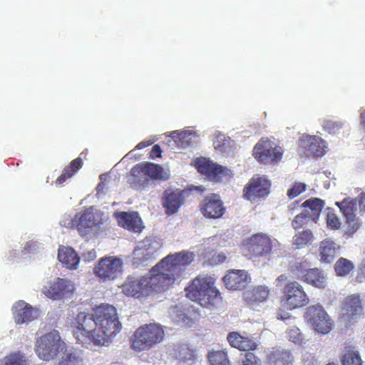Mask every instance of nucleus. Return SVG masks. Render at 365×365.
<instances>
[{"instance_id": "obj_1", "label": "nucleus", "mask_w": 365, "mask_h": 365, "mask_svg": "<svg viewBox=\"0 0 365 365\" xmlns=\"http://www.w3.org/2000/svg\"><path fill=\"white\" fill-rule=\"evenodd\" d=\"M73 327L78 341L103 346L112 341L122 327L115 307L102 304L93 308L91 313H78Z\"/></svg>"}, {"instance_id": "obj_2", "label": "nucleus", "mask_w": 365, "mask_h": 365, "mask_svg": "<svg viewBox=\"0 0 365 365\" xmlns=\"http://www.w3.org/2000/svg\"><path fill=\"white\" fill-rule=\"evenodd\" d=\"M193 259V253L188 251L169 255L161 259L151 268L149 276L146 277L149 293H163L171 288Z\"/></svg>"}, {"instance_id": "obj_3", "label": "nucleus", "mask_w": 365, "mask_h": 365, "mask_svg": "<svg viewBox=\"0 0 365 365\" xmlns=\"http://www.w3.org/2000/svg\"><path fill=\"white\" fill-rule=\"evenodd\" d=\"M215 282L216 279L208 274L197 276L185 289L186 297L205 307H217L222 302V297Z\"/></svg>"}, {"instance_id": "obj_4", "label": "nucleus", "mask_w": 365, "mask_h": 365, "mask_svg": "<svg viewBox=\"0 0 365 365\" xmlns=\"http://www.w3.org/2000/svg\"><path fill=\"white\" fill-rule=\"evenodd\" d=\"M165 331L159 324H146L139 327L130 339L131 349L137 352L148 351L163 341Z\"/></svg>"}, {"instance_id": "obj_5", "label": "nucleus", "mask_w": 365, "mask_h": 365, "mask_svg": "<svg viewBox=\"0 0 365 365\" xmlns=\"http://www.w3.org/2000/svg\"><path fill=\"white\" fill-rule=\"evenodd\" d=\"M66 344L61 340L57 330H53L36 340V352L43 360L53 359L61 351H66Z\"/></svg>"}, {"instance_id": "obj_6", "label": "nucleus", "mask_w": 365, "mask_h": 365, "mask_svg": "<svg viewBox=\"0 0 365 365\" xmlns=\"http://www.w3.org/2000/svg\"><path fill=\"white\" fill-rule=\"evenodd\" d=\"M305 321L320 335H326L334 327V321L319 304L309 306L304 313Z\"/></svg>"}, {"instance_id": "obj_7", "label": "nucleus", "mask_w": 365, "mask_h": 365, "mask_svg": "<svg viewBox=\"0 0 365 365\" xmlns=\"http://www.w3.org/2000/svg\"><path fill=\"white\" fill-rule=\"evenodd\" d=\"M309 302L303 287L296 281L287 282L283 287L280 302L289 310L306 306Z\"/></svg>"}, {"instance_id": "obj_8", "label": "nucleus", "mask_w": 365, "mask_h": 365, "mask_svg": "<svg viewBox=\"0 0 365 365\" xmlns=\"http://www.w3.org/2000/svg\"><path fill=\"white\" fill-rule=\"evenodd\" d=\"M123 265L122 259L118 257H103L95 266L93 272L103 282L113 280L122 272Z\"/></svg>"}, {"instance_id": "obj_9", "label": "nucleus", "mask_w": 365, "mask_h": 365, "mask_svg": "<svg viewBox=\"0 0 365 365\" xmlns=\"http://www.w3.org/2000/svg\"><path fill=\"white\" fill-rule=\"evenodd\" d=\"M271 182L264 176L252 178L243 188V197L251 202L265 198L270 192Z\"/></svg>"}, {"instance_id": "obj_10", "label": "nucleus", "mask_w": 365, "mask_h": 365, "mask_svg": "<svg viewBox=\"0 0 365 365\" xmlns=\"http://www.w3.org/2000/svg\"><path fill=\"white\" fill-rule=\"evenodd\" d=\"M282 150L269 140L261 139L253 148V155L264 163H277L282 158Z\"/></svg>"}, {"instance_id": "obj_11", "label": "nucleus", "mask_w": 365, "mask_h": 365, "mask_svg": "<svg viewBox=\"0 0 365 365\" xmlns=\"http://www.w3.org/2000/svg\"><path fill=\"white\" fill-rule=\"evenodd\" d=\"M201 214L207 219H218L225 214L226 208L218 194L205 196L199 205Z\"/></svg>"}, {"instance_id": "obj_12", "label": "nucleus", "mask_w": 365, "mask_h": 365, "mask_svg": "<svg viewBox=\"0 0 365 365\" xmlns=\"http://www.w3.org/2000/svg\"><path fill=\"white\" fill-rule=\"evenodd\" d=\"M74 289V285L71 280L58 277L44 286L42 292L48 298L56 300L72 294Z\"/></svg>"}, {"instance_id": "obj_13", "label": "nucleus", "mask_w": 365, "mask_h": 365, "mask_svg": "<svg viewBox=\"0 0 365 365\" xmlns=\"http://www.w3.org/2000/svg\"><path fill=\"white\" fill-rule=\"evenodd\" d=\"M195 167L200 173L216 182L230 175V170L227 168L205 158H197L195 161Z\"/></svg>"}, {"instance_id": "obj_14", "label": "nucleus", "mask_w": 365, "mask_h": 365, "mask_svg": "<svg viewBox=\"0 0 365 365\" xmlns=\"http://www.w3.org/2000/svg\"><path fill=\"white\" fill-rule=\"evenodd\" d=\"M247 247L251 256H264L271 252L272 240L264 233H257L247 240Z\"/></svg>"}, {"instance_id": "obj_15", "label": "nucleus", "mask_w": 365, "mask_h": 365, "mask_svg": "<svg viewBox=\"0 0 365 365\" xmlns=\"http://www.w3.org/2000/svg\"><path fill=\"white\" fill-rule=\"evenodd\" d=\"M187 194L188 192L184 190H165L163 197V205L165 209V213L168 215L176 213L184 204Z\"/></svg>"}, {"instance_id": "obj_16", "label": "nucleus", "mask_w": 365, "mask_h": 365, "mask_svg": "<svg viewBox=\"0 0 365 365\" xmlns=\"http://www.w3.org/2000/svg\"><path fill=\"white\" fill-rule=\"evenodd\" d=\"M118 225L129 231L140 232L143 228V222L137 212H120L114 214Z\"/></svg>"}, {"instance_id": "obj_17", "label": "nucleus", "mask_w": 365, "mask_h": 365, "mask_svg": "<svg viewBox=\"0 0 365 365\" xmlns=\"http://www.w3.org/2000/svg\"><path fill=\"white\" fill-rule=\"evenodd\" d=\"M222 279L227 289L241 290L247 287L251 279L245 271L233 269L228 272Z\"/></svg>"}, {"instance_id": "obj_18", "label": "nucleus", "mask_w": 365, "mask_h": 365, "mask_svg": "<svg viewBox=\"0 0 365 365\" xmlns=\"http://www.w3.org/2000/svg\"><path fill=\"white\" fill-rule=\"evenodd\" d=\"M300 146L305 149L308 155L322 156L327 148L326 142L319 137L304 135L300 139Z\"/></svg>"}, {"instance_id": "obj_19", "label": "nucleus", "mask_w": 365, "mask_h": 365, "mask_svg": "<svg viewBox=\"0 0 365 365\" xmlns=\"http://www.w3.org/2000/svg\"><path fill=\"white\" fill-rule=\"evenodd\" d=\"M122 292L126 296L135 297L137 298L149 294L146 277L139 279H128L122 285Z\"/></svg>"}, {"instance_id": "obj_20", "label": "nucleus", "mask_w": 365, "mask_h": 365, "mask_svg": "<svg viewBox=\"0 0 365 365\" xmlns=\"http://www.w3.org/2000/svg\"><path fill=\"white\" fill-rule=\"evenodd\" d=\"M71 225L75 227L82 237L88 235L97 226L94 216L91 213L76 214L71 220Z\"/></svg>"}, {"instance_id": "obj_21", "label": "nucleus", "mask_w": 365, "mask_h": 365, "mask_svg": "<svg viewBox=\"0 0 365 365\" xmlns=\"http://www.w3.org/2000/svg\"><path fill=\"white\" fill-rule=\"evenodd\" d=\"M362 312L361 301L359 295L351 294L342 302L341 314L348 320L352 319L356 315L360 314Z\"/></svg>"}, {"instance_id": "obj_22", "label": "nucleus", "mask_w": 365, "mask_h": 365, "mask_svg": "<svg viewBox=\"0 0 365 365\" xmlns=\"http://www.w3.org/2000/svg\"><path fill=\"white\" fill-rule=\"evenodd\" d=\"M227 339L232 347L237 349L240 351H253L257 347V344L252 339L242 336L237 331L230 332Z\"/></svg>"}, {"instance_id": "obj_23", "label": "nucleus", "mask_w": 365, "mask_h": 365, "mask_svg": "<svg viewBox=\"0 0 365 365\" xmlns=\"http://www.w3.org/2000/svg\"><path fill=\"white\" fill-rule=\"evenodd\" d=\"M14 321L18 324H28L34 319L33 307L24 301H19L13 307Z\"/></svg>"}, {"instance_id": "obj_24", "label": "nucleus", "mask_w": 365, "mask_h": 365, "mask_svg": "<svg viewBox=\"0 0 365 365\" xmlns=\"http://www.w3.org/2000/svg\"><path fill=\"white\" fill-rule=\"evenodd\" d=\"M128 182L135 190H140L148 186L149 179L147 178L140 163L135 165L130 171Z\"/></svg>"}, {"instance_id": "obj_25", "label": "nucleus", "mask_w": 365, "mask_h": 365, "mask_svg": "<svg viewBox=\"0 0 365 365\" xmlns=\"http://www.w3.org/2000/svg\"><path fill=\"white\" fill-rule=\"evenodd\" d=\"M58 259L70 269H76L80 261V257L73 248L64 246L58 248Z\"/></svg>"}, {"instance_id": "obj_26", "label": "nucleus", "mask_w": 365, "mask_h": 365, "mask_svg": "<svg viewBox=\"0 0 365 365\" xmlns=\"http://www.w3.org/2000/svg\"><path fill=\"white\" fill-rule=\"evenodd\" d=\"M294 357L290 351L277 349L267 356V365H293Z\"/></svg>"}, {"instance_id": "obj_27", "label": "nucleus", "mask_w": 365, "mask_h": 365, "mask_svg": "<svg viewBox=\"0 0 365 365\" xmlns=\"http://www.w3.org/2000/svg\"><path fill=\"white\" fill-rule=\"evenodd\" d=\"M156 250L145 246L135 249L133 252V264L136 266L146 265L155 260Z\"/></svg>"}, {"instance_id": "obj_28", "label": "nucleus", "mask_w": 365, "mask_h": 365, "mask_svg": "<svg viewBox=\"0 0 365 365\" xmlns=\"http://www.w3.org/2000/svg\"><path fill=\"white\" fill-rule=\"evenodd\" d=\"M269 294V289L267 286L259 285L248 290L244 294L245 300L250 305H255L264 302Z\"/></svg>"}, {"instance_id": "obj_29", "label": "nucleus", "mask_w": 365, "mask_h": 365, "mask_svg": "<svg viewBox=\"0 0 365 365\" xmlns=\"http://www.w3.org/2000/svg\"><path fill=\"white\" fill-rule=\"evenodd\" d=\"M303 282L319 289L327 286V279L323 270L319 268H309Z\"/></svg>"}, {"instance_id": "obj_30", "label": "nucleus", "mask_w": 365, "mask_h": 365, "mask_svg": "<svg viewBox=\"0 0 365 365\" xmlns=\"http://www.w3.org/2000/svg\"><path fill=\"white\" fill-rule=\"evenodd\" d=\"M324 206V201L317 197L308 199L302 204V207H304L303 211L308 213L314 222H317Z\"/></svg>"}, {"instance_id": "obj_31", "label": "nucleus", "mask_w": 365, "mask_h": 365, "mask_svg": "<svg viewBox=\"0 0 365 365\" xmlns=\"http://www.w3.org/2000/svg\"><path fill=\"white\" fill-rule=\"evenodd\" d=\"M83 166V160L78 157L73 160L68 166H66L60 176L54 182L56 186L63 185L66 180L72 178Z\"/></svg>"}, {"instance_id": "obj_32", "label": "nucleus", "mask_w": 365, "mask_h": 365, "mask_svg": "<svg viewBox=\"0 0 365 365\" xmlns=\"http://www.w3.org/2000/svg\"><path fill=\"white\" fill-rule=\"evenodd\" d=\"M140 163L149 180H166L168 179V175L160 165L150 162H143Z\"/></svg>"}, {"instance_id": "obj_33", "label": "nucleus", "mask_w": 365, "mask_h": 365, "mask_svg": "<svg viewBox=\"0 0 365 365\" xmlns=\"http://www.w3.org/2000/svg\"><path fill=\"white\" fill-rule=\"evenodd\" d=\"M175 357L180 362L192 364L197 359L195 350L187 344H179L174 352Z\"/></svg>"}, {"instance_id": "obj_34", "label": "nucleus", "mask_w": 365, "mask_h": 365, "mask_svg": "<svg viewBox=\"0 0 365 365\" xmlns=\"http://www.w3.org/2000/svg\"><path fill=\"white\" fill-rule=\"evenodd\" d=\"M356 199L346 197L341 202H336V205L346 217V221H351L356 217Z\"/></svg>"}, {"instance_id": "obj_35", "label": "nucleus", "mask_w": 365, "mask_h": 365, "mask_svg": "<svg viewBox=\"0 0 365 365\" xmlns=\"http://www.w3.org/2000/svg\"><path fill=\"white\" fill-rule=\"evenodd\" d=\"M336 247L334 242L326 239L320 242L319 256L320 260L324 262H331L335 257Z\"/></svg>"}, {"instance_id": "obj_36", "label": "nucleus", "mask_w": 365, "mask_h": 365, "mask_svg": "<svg viewBox=\"0 0 365 365\" xmlns=\"http://www.w3.org/2000/svg\"><path fill=\"white\" fill-rule=\"evenodd\" d=\"M335 274L337 277H348L354 269V263L344 257L339 258L334 265Z\"/></svg>"}, {"instance_id": "obj_37", "label": "nucleus", "mask_w": 365, "mask_h": 365, "mask_svg": "<svg viewBox=\"0 0 365 365\" xmlns=\"http://www.w3.org/2000/svg\"><path fill=\"white\" fill-rule=\"evenodd\" d=\"M210 365H225L230 364L226 351L223 350H212L207 354Z\"/></svg>"}, {"instance_id": "obj_38", "label": "nucleus", "mask_w": 365, "mask_h": 365, "mask_svg": "<svg viewBox=\"0 0 365 365\" xmlns=\"http://www.w3.org/2000/svg\"><path fill=\"white\" fill-rule=\"evenodd\" d=\"M309 264L307 260L295 262L290 266V272L294 277L303 282V279L309 269Z\"/></svg>"}, {"instance_id": "obj_39", "label": "nucleus", "mask_w": 365, "mask_h": 365, "mask_svg": "<svg viewBox=\"0 0 365 365\" xmlns=\"http://www.w3.org/2000/svg\"><path fill=\"white\" fill-rule=\"evenodd\" d=\"M313 239V235L311 230H305L297 233L293 238V245L297 249L304 247L309 244Z\"/></svg>"}, {"instance_id": "obj_40", "label": "nucleus", "mask_w": 365, "mask_h": 365, "mask_svg": "<svg viewBox=\"0 0 365 365\" xmlns=\"http://www.w3.org/2000/svg\"><path fill=\"white\" fill-rule=\"evenodd\" d=\"M0 365H27V362L24 356L18 352L4 357Z\"/></svg>"}, {"instance_id": "obj_41", "label": "nucleus", "mask_w": 365, "mask_h": 365, "mask_svg": "<svg viewBox=\"0 0 365 365\" xmlns=\"http://www.w3.org/2000/svg\"><path fill=\"white\" fill-rule=\"evenodd\" d=\"M63 352L64 355L58 365H83V359L80 356L73 352L66 353L65 351Z\"/></svg>"}, {"instance_id": "obj_42", "label": "nucleus", "mask_w": 365, "mask_h": 365, "mask_svg": "<svg viewBox=\"0 0 365 365\" xmlns=\"http://www.w3.org/2000/svg\"><path fill=\"white\" fill-rule=\"evenodd\" d=\"M342 365H362L361 359L358 352L347 351L343 356Z\"/></svg>"}, {"instance_id": "obj_43", "label": "nucleus", "mask_w": 365, "mask_h": 365, "mask_svg": "<svg viewBox=\"0 0 365 365\" xmlns=\"http://www.w3.org/2000/svg\"><path fill=\"white\" fill-rule=\"evenodd\" d=\"M327 213L326 221L327 227L331 230L339 229L341 227V222L337 215L334 212V210L330 207H327Z\"/></svg>"}, {"instance_id": "obj_44", "label": "nucleus", "mask_w": 365, "mask_h": 365, "mask_svg": "<svg viewBox=\"0 0 365 365\" xmlns=\"http://www.w3.org/2000/svg\"><path fill=\"white\" fill-rule=\"evenodd\" d=\"M322 127L329 133L335 134L343 127V123L340 121L326 119L323 120Z\"/></svg>"}, {"instance_id": "obj_45", "label": "nucleus", "mask_w": 365, "mask_h": 365, "mask_svg": "<svg viewBox=\"0 0 365 365\" xmlns=\"http://www.w3.org/2000/svg\"><path fill=\"white\" fill-rule=\"evenodd\" d=\"M310 220L312 219L309 216V214L302 211L294 217L292 220V225L294 230H299L306 225Z\"/></svg>"}, {"instance_id": "obj_46", "label": "nucleus", "mask_w": 365, "mask_h": 365, "mask_svg": "<svg viewBox=\"0 0 365 365\" xmlns=\"http://www.w3.org/2000/svg\"><path fill=\"white\" fill-rule=\"evenodd\" d=\"M287 337L288 339L296 344H302L304 338L300 330L297 327H293L287 331Z\"/></svg>"}, {"instance_id": "obj_47", "label": "nucleus", "mask_w": 365, "mask_h": 365, "mask_svg": "<svg viewBox=\"0 0 365 365\" xmlns=\"http://www.w3.org/2000/svg\"><path fill=\"white\" fill-rule=\"evenodd\" d=\"M306 185L302 182H295L293 186L287 190V196L290 199L297 197L306 190Z\"/></svg>"}, {"instance_id": "obj_48", "label": "nucleus", "mask_w": 365, "mask_h": 365, "mask_svg": "<svg viewBox=\"0 0 365 365\" xmlns=\"http://www.w3.org/2000/svg\"><path fill=\"white\" fill-rule=\"evenodd\" d=\"M193 135L191 133L186 131L181 132L178 134V145L182 148L190 146L192 143Z\"/></svg>"}, {"instance_id": "obj_49", "label": "nucleus", "mask_w": 365, "mask_h": 365, "mask_svg": "<svg viewBox=\"0 0 365 365\" xmlns=\"http://www.w3.org/2000/svg\"><path fill=\"white\" fill-rule=\"evenodd\" d=\"M242 365H262L261 360L253 353L247 352L242 361Z\"/></svg>"}, {"instance_id": "obj_50", "label": "nucleus", "mask_w": 365, "mask_h": 365, "mask_svg": "<svg viewBox=\"0 0 365 365\" xmlns=\"http://www.w3.org/2000/svg\"><path fill=\"white\" fill-rule=\"evenodd\" d=\"M364 281H365V259L360 264L356 276V282L361 283Z\"/></svg>"}, {"instance_id": "obj_51", "label": "nucleus", "mask_w": 365, "mask_h": 365, "mask_svg": "<svg viewBox=\"0 0 365 365\" xmlns=\"http://www.w3.org/2000/svg\"><path fill=\"white\" fill-rule=\"evenodd\" d=\"M162 153L161 148L159 145H155L153 146L149 157L150 159H155L157 158H160Z\"/></svg>"}, {"instance_id": "obj_52", "label": "nucleus", "mask_w": 365, "mask_h": 365, "mask_svg": "<svg viewBox=\"0 0 365 365\" xmlns=\"http://www.w3.org/2000/svg\"><path fill=\"white\" fill-rule=\"evenodd\" d=\"M348 224L347 232L349 234L354 233L359 228V223L356 217L351 221H346Z\"/></svg>"}, {"instance_id": "obj_53", "label": "nucleus", "mask_w": 365, "mask_h": 365, "mask_svg": "<svg viewBox=\"0 0 365 365\" xmlns=\"http://www.w3.org/2000/svg\"><path fill=\"white\" fill-rule=\"evenodd\" d=\"M359 205L361 209L365 212V191L362 192L358 197Z\"/></svg>"}, {"instance_id": "obj_54", "label": "nucleus", "mask_w": 365, "mask_h": 365, "mask_svg": "<svg viewBox=\"0 0 365 365\" xmlns=\"http://www.w3.org/2000/svg\"><path fill=\"white\" fill-rule=\"evenodd\" d=\"M153 144V142L150 141V140H147V141H142L140 143H139L137 145H136V149L138 150H141V149H143V148H145L150 145H151Z\"/></svg>"}, {"instance_id": "obj_55", "label": "nucleus", "mask_w": 365, "mask_h": 365, "mask_svg": "<svg viewBox=\"0 0 365 365\" xmlns=\"http://www.w3.org/2000/svg\"><path fill=\"white\" fill-rule=\"evenodd\" d=\"M289 317H290L289 314L286 312L285 311L280 310L277 313V318L278 319H281L284 320V319H289Z\"/></svg>"}, {"instance_id": "obj_56", "label": "nucleus", "mask_w": 365, "mask_h": 365, "mask_svg": "<svg viewBox=\"0 0 365 365\" xmlns=\"http://www.w3.org/2000/svg\"><path fill=\"white\" fill-rule=\"evenodd\" d=\"M105 188V183L103 182H100L97 187H96V191L98 193L102 192Z\"/></svg>"}, {"instance_id": "obj_57", "label": "nucleus", "mask_w": 365, "mask_h": 365, "mask_svg": "<svg viewBox=\"0 0 365 365\" xmlns=\"http://www.w3.org/2000/svg\"><path fill=\"white\" fill-rule=\"evenodd\" d=\"M361 125L365 128V110L361 113Z\"/></svg>"}, {"instance_id": "obj_58", "label": "nucleus", "mask_w": 365, "mask_h": 365, "mask_svg": "<svg viewBox=\"0 0 365 365\" xmlns=\"http://www.w3.org/2000/svg\"><path fill=\"white\" fill-rule=\"evenodd\" d=\"M219 262H223L226 259V257L223 254H219L217 256Z\"/></svg>"}, {"instance_id": "obj_59", "label": "nucleus", "mask_w": 365, "mask_h": 365, "mask_svg": "<svg viewBox=\"0 0 365 365\" xmlns=\"http://www.w3.org/2000/svg\"><path fill=\"white\" fill-rule=\"evenodd\" d=\"M287 279V277L286 274H281L277 278V281L283 282Z\"/></svg>"}, {"instance_id": "obj_60", "label": "nucleus", "mask_w": 365, "mask_h": 365, "mask_svg": "<svg viewBox=\"0 0 365 365\" xmlns=\"http://www.w3.org/2000/svg\"><path fill=\"white\" fill-rule=\"evenodd\" d=\"M88 255L91 259H94L96 257L95 252H89Z\"/></svg>"}, {"instance_id": "obj_61", "label": "nucleus", "mask_w": 365, "mask_h": 365, "mask_svg": "<svg viewBox=\"0 0 365 365\" xmlns=\"http://www.w3.org/2000/svg\"><path fill=\"white\" fill-rule=\"evenodd\" d=\"M327 365H336V364L334 363H331V364H328Z\"/></svg>"}, {"instance_id": "obj_62", "label": "nucleus", "mask_w": 365, "mask_h": 365, "mask_svg": "<svg viewBox=\"0 0 365 365\" xmlns=\"http://www.w3.org/2000/svg\"><path fill=\"white\" fill-rule=\"evenodd\" d=\"M225 365H230V364H225Z\"/></svg>"}]
</instances>
